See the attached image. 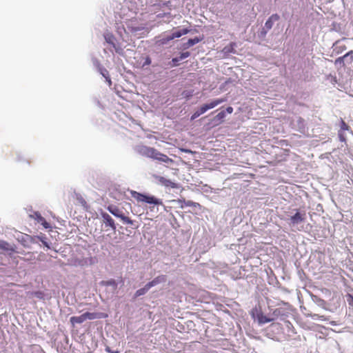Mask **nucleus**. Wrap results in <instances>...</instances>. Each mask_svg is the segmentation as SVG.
Here are the masks:
<instances>
[{"label": "nucleus", "instance_id": "29", "mask_svg": "<svg viewBox=\"0 0 353 353\" xmlns=\"http://www.w3.org/2000/svg\"><path fill=\"white\" fill-rule=\"evenodd\" d=\"M198 110L201 114H204L207 110H208L205 104L202 105Z\"/></svg>", "mask_w": 353, "mask_h": 353}, {"label": "nucleus", "instance_id": "20", "mask_svg": "<svg viewBox=\"0 0 353 353\" xmlns=\"http://www.w3.org/2000/svg\"><path fill=\"white\" fill-rule=\"evenodd\" d=\"M84 318H85V321L89 319V320H93V319H97L99 318V315L97 313H95V312H85L83 314Z\"/></svg>", "mask_w": 353, "mask_h": 353}, {"label": "nucleus", "instance_id": "40", "mask_svg": "<svg viewBox=\"0 0 353 353\" xmlns=\"http://www.w3.org/2000/svg\"><path fill=\"white\" fill-rule=\"evenodd\" d=\"M106 352H108V353H111V352H113L114 351H112L109 347H106L105 349Z\"/></svg>", "mask_w": 353, "mask_h": 353}, {"label": "nucleus", "instance_id": "9", "mask_svg": "<svg viewBox=\"0 0 353 353\" xmlns=\"http://www.w3.org/2000/svg\"><path fill=\"white\" fill-rule=\"evenodd\" d=\"M166 281V276L165 275H160L154 278L152 281L147 283L148 288H151L161 283H164Z\"/></svg>", "mask_w": 353, "mask_h": 353}, {"label": "nucleus", "instance_id": "35", "mask_svg": "<svg viewBox=\"0 0 353 353\" xmlns=\"http://www.w3.org/2000/svg\"><path fill=\"white\" fill-rule=\"evenodd\" d=\"M339 139L341 141H345V138L344 137V134H343V132L341 131V130H339Z\"/></svg>", "mask_w": 353, "mask_h": 353}, {"label": "nucleus", "instance_id": "23", "mask_svg": "<svg viewBox=\"0 0 353 353\" xmlns=\"http://www.w3.org/2000/svg\"><path fill=\"white\" fill-rule=\"evenodd\" d=\"M310 316L313 319L321 320V321H326L329 320V319L327 316H325L324 315H319L318 314H310Z\"/></svg>", "mask_w": 353, "mask_h": 353}, {"label": "nucleus", "instance_id": "15", "mask_svg": "<svg viewBox=\"0 0 353 353\" xmlns=\"http://www.w3.org/2000/svg\"><path fill=\"white\" fill-rule=\"evenodd\" d=\"M201 41V39L198 37H195L194 39H189L186 43H183V48L188 49L190 47L198 43Z\"/></svg>", "mask_w": 353, "mask_h": 353}, {"label": "nucleus", "instance_id": "8", "mask_svg": "<svg viewBox=\"0 0 353 353\" xmlns=\"http://www.w3.org/2000/svg\"><path fill=\"white\" fill-rule=\"evenodd\" d=\"M305 219V213H301L297 211L294 215L292 216L290 219V222L292 225H296L301 222H303Z\"/></svg>", "mask_w": 353, "mask_h": 353}, {"label": "nucleus", "instance_id": "42", "mask_svg": "<svg viewBox=\"0 0 353 353\" xmlns=\"http://www.w3.org/2000/svg\"><path fill=\"white\" fill-rule=\"evenodd\" d=\"M331 324L333 325H336L335 322H334V321L331 322Z\"/></svg>", "mask_w": 353, "mask_h": 353}, {"label": "nucleus", "instance_id": "38", "mask_svg": "<svg viewBox=\"0 0 353 353\" xmlns=\"http://www.w3.org/2000/svg\"><path fill=\"white\" fill-rule=\"evenodd\" d=\"M226 112H227L228 113H229V114L232 113V112H233V108H232V107H231V106L228 107V108H226Z\"/></svg>", "mask_w": 353, "mask_h": 353}, {"label": "nucleus", "instance_id": "6", "mask_svg": "<svg viewBox=\"0 0 353 353\" xmlns=\"http://www.w3.org/2000/svg\"><path fill=\"white\" fill-rule=\"evenodd\" d=\"M101 216L103 219V223L105 225V228H110L115 231L117 226L111 216L106 212H101Z\"/></svg>", "mask_w": 353, "mask_h": 353}, {"label": "nucleus", "instance_id": "39", "mask_svg": "<svg viewBox=\"0 0 353 353\" xmlns=\"http://www.w3.org/2000/svg\"><path fill=\"white\" fill-rule=\"evenodd\" d=\"M41 294L42 293L41 292H35V295L39 297V298H41Z\"/></svg>", "mask_w": 353, "mask_h": 353}, {"label": "nucleus", "instance_id": "34", "mask_svg": "<svg viewBox=\"0 0 353 353\" xmlns=\"http://www.w3.org/2000/svg\"><path fill=\"white\" fill-rule=\"evenodd\" d=\"M345 58V55L340 57L335 60V64L343 63V60Z\"/></svg>", "mask_w": 353, "mask_h": 353}, {"label": "nucleus", "instance_id": "30", "mask_svg": "<svg viewBox=\"0 0 353 353\" xmlns=\"http://www.w3.org/2000/svg\"><path fill=\"white\" fill-rule=\"evenodd\" d=\"M190 53L189 52H185L180 54L179 58L181 60L190 57Z\"/></svg>", "mask_w": 353, "mask_h": 353}, {"label": "nucleus", "instance_id": "31", "mask_svg": "<svg viewBox=\"0 0 353 353\" xmlns=\"http://www.w3.org/2000/svg\"><path fill=\"white\" fill-rule=\"evenodd\" d=\"M201 115L199 111V110H196L194 114L191 116V120H194L197 117Z\"/></svg>", "mask_w": 353, "mask_h": 353}, {"label": "nucleus", "instance_id": "2", "mask_svg": "<svg viewBox=\"0 0 353 353\" xmlns=\"http://www.w3.org/2000/svg\"><path fill=\"white\" fill-rule=\"evenodd\" d=\"M107 210L114 216L121 219L124 223L133 225L134 221L130 217L125 216L118 206L115 205H110L107 207Z\"/></svg>", "mask_w": 353, "mask_h": 353}, {"label": "nucleus", "instance_id": "28", "mask_svg": "<svg viewBox=\"0 0 353 353\" xmlns=\"http://www.w3.org/2000/svg\"><path fill=\"white\" fill-rule=\"evenodd\" d=\"M143 27H132V26H128V29L132 32H136L137 31H140V30H143Z\"/></svg>", "mask_w": 353, "mask_h": 353}, {"label": "nucleus", "instance_id": "16", "mask_svg": "<svg viewBox=\"0 0 353 353\" xmlns=\"http://www.w3.org/2000/svg\"><path fill=\"white\" fill-rule=\"evenodd\" d=\"M70 321L72 327H74L75 324H80L84 322L85 318L83 314L79 316H72L70 319Z\"/></svg>", "mask_w": 353, "mask_h": 353}, {"label": "nucleus", "instance_id": "19", "mask_svg": "<svg viewBox=\"0 0 353 353\" xmlns=\"http://www.w3.org/2000/svg\"><path fill=\"white\" fill-rule=\"evenodd\" d=\"M225 117V112L221 111L214 117L213 121H218V124H219L223 121V119Z\"/></svg>", "mask_w": 353, "mask_h": 353}, {"label": "nucleus", "instance_id": "43", "mask_svg": "<svg viewBox=\"0 0 353 353\" xmlns=\"http://www.w3.org/2000/svg\"><path fill=\"white\" fill-rule=\"evenodd\" d=\"M111 353H120L119 351H114L113 352H111Z\"/></svg>", "mask_w": 353, "mask_h": 353}, {"label": "nucleus", "instance_id": "24", "mask_svg": "<svg viewBox=\"0 0 353 353\" xmlns=\"http://www.w3.org/2000/svg\"><path fill=\"white\" fill-rule=\"evenodd\" d=\"M179 203H183L185 204V205L186 206H189V207H195L197 203L192 201H184V200H181V199H178L176 201Z\"/></svg>", "mask_w": 353, "mask_h": 353}, {"label": "nucleus", "instance_id": "10", "mask_svg": "<svg viewBox=\"0 0 353 353\" xmlns=\"http://www.w3.org/2000/svg\"><path fill=\"white\" fill-rule=\"evenodd\" d=\"M279 19V16L277 14L271 15L265 23V28L267 30H270L273 26L274 22L278 21Z\"/></svg>", "mask_w": 353, "mask_h": 353}, {"label": "nucleus", "instance_id": "18", "mask_svg": "<svg viewBox=\"0 0 353 353\" xmlns=\"http://www.w3.org/2000/svg\"><path fill=\"white\" fill-rule=\"evenodd\" d=\"M284 316L283 310L282 308H276L272 312L270 318H274V320L279 316Z\"/></svg>", "mask_w": 353, "mask_h": 353}, {"label": "nucleus", "instance_id": "41", "mask_svg": "<svg viewBox=\"0 0 353 353\" xmlns=\"http://www.w3.org/2000/svg\"><path fill=\"white\" fill-rule=\"evenodd\" d=\"M106 352H108V353H111V352H113L114 351H112L109 347H106L105 349Z\"/></svg>", "mask_w": 353, "mask_h": 353}, {"label": "nucleus", "instance_id": "3", "mask_svg": "<svg viewBox=\"0 0 353 353\" xmlns=\"http://www.w3.org/2000/svg\"><path fill=\"white\" fill-rule=\"evenodd\" d=\"M251 316L254 319H256L259 324H265L274 321V318H270L263 314L260 305L256 306L252 310Z\"/></svg>", "mask_w": 353, "mask_h": 353}, {"label": "nucleus", "instance_id": "32", "mask_svg": "<svg viewBox=\"0 0 353 353\" xmlns=\"http://www.w3.org/2000/svg\"><path fill=\"white\" fill-rule=\"evenodd\" d=\"M113 39H114V37L112 35H110V36H106L105 37V40L108 43H112V44H114V42H113Z\"/></svg>", "mask_w": 353, "mask_h": 353}, {"label": "nucleus", "instance_id": "17", "mask_svg": "<svg viewBox=\"0 0 353 353\" xmlns=\"http://www.w3.org/2000/svg\"><path fill=\"white\" fill-rule=\"evenodd\" d=\"M189 32H190V30L188 29V28H184V29H183L181 30L174 32L173 33H172L170 34L171 35V39H174L175 38H179L182 35L188 34Z\"/></svg>", "mask_w": 353, "mask_h": 353}, {"label": "nucleus", "instance_id": "26", "mask_svg": "<svg viewBox=\"0 0 353 353\" xmlns=\"http://www.w3.org/2000/svg\"><path fill=\"white\" fill-rule=\"evenodd\" d=\"M340 130L341 131H345V130H348L350 127L349 125L343 120L341 119V125H340Z\"/></svg>", "mask_w": 353, "mask_h": 353}, {"label": "nucleus", "instance_id": "36", "mask_svg": "<svg viewBox=\"0 0 353 353\" xmlns=\"http://www.w3.org/2000/svg\"><path fill=\"white\" fill-rule=\"evenodd\" d=\"M347 301L350 305L353 304V296L351 294L347 295Z\"/></svg>", "mask_w": 353, "mask_h": 353}, {"label": "nucleus", "instance_id": "13", "mask_svg": "<svg viewBox=\"0 0 353 353\" xmlns=\"http://www.w3.org/2000/svg\"><path fill=\"white\" fill-rule=\"evenodd\" d=\"M225 101H226L225 98H221V99H216L212 100L210 103H205V104L207 105L208 109L210 110V109H212V108H215L218 105H219Z\"/></svg>", "mask_w": 353, "mask_h": 353}, {"label": "nucleus", "instance_id": "37", "mask_svg": "<svg viewBox=\"0 0 353 353\" xmlns=\"http://www.w3.org/2000/svg\"><path fill=\"white\" fill-rule=\"evenodd\" d=\"M345 58L350 57L353 59V50H350L345 54Z\"/></svg>", "mask_w": 353, "mask_h": 353}, {"label": "nucleus", "instance_id": "5", "mask_svg": "<svg viewBox=\"0 0 353 353\" xmlns=\"http://www.w3.org/2000/svg\"><path fill=\"white\" fill-rule=\"evenodd\" d=\"M24 248H30L31 245L37 243L36 237L28 234H23L18 239Z\"/></svg>", "mask_w": 353, "mask_h": 353}, {"label": "nucleus", "instance_id": "14", "mask_svg": "<svg viewBox=\"0 0 353 353\" xmlns=\"http://www.w3.org/2000/svg\"><path fill=\"white\" fill-rule=\"evenodd\" d=\"M155 156L156 157L154 158V159H157L160 161L165 162V163L172 162V159L169 158L167 155L159 152V151H157V154H155Z\"/></svg>", "mask_w": 353, "mask_h": 353}, {"label": "nucleus", "instance_id": "1", "mask_svg": "<svg viewBox=\"0 0 353 353\" xmlns=\"http://www.w3.org/2000/svg\"><path fill=\"white\" fill-rule=\"evenodd\" d=\"M130 194L138 203H145L153 205H163L162 200L154 196L145 194L134 190L130 191Z\"/></svg>", "mask_w": 353, "mask_h": 353}, {"label": "nucleus", "instance_id": "7", "mask_svg": "<svg viewBox=\"0 0 353 353\" xmlns=\"http://www.w3.org/2000/svg\"><path fill=\"white\" fill-rule=\"evenodd\" d=\"M156 179L162 185L166 188H171L172 189H177L179 188L178 183H174L170 179H165L163 176H158L156 177Z\"/></svg>", "mask_w": 353, "mask_h": 353}, {"label": "nucleus", "instance_id": "33", "mask_svg": "<svg viewBox=\"0 0 353 353\" xmlns=\"http://www.w3.org/2000/svg\"><path fill=\"white\" fill-rule=\"evenodd\" d=\"M180 58L179 57H175V58H173L172 60V62L173 63V65L174 66H177L179 65V61H180Z\"/></svg>", "mask_w": 353, "mask_h": 353}, {"label": "nucleus", "instance_id": "21", "mask_svg": "<svg viewBox=\"0 0 353 353\" xmlns=\"http://www.w3.org/2000/svg\"><path fill=\"white\" fill-rule=\"evenodd\" d=\"M101 284L104 286H112L114 289L117 288V283L114 279L101 281Z\"/></svg>", "mask_w": 353, "mask_h": 353}, {"label": "nucleus", "instance_id": "12", "mask_svg": "<svg viewBox=\"0 0 353 353\" xmlns=\"http://www.w3.org/2000/svg\"><path fill=\"white\" fill-rule=\"evenodd\" d=\"M35 219L37 221V222L40 224H41L44 228L48 229L50 228V225L49 223L46 221L45 218H43L39 212L34 213Z\"/></svg>", "mask_w": 353, "mask_h": 353}, {"label": "nucleus", "instance_id": "22", "mask_svg": "<svg viewBox=\"0 0 353 353\" xmlns=\"http://www.w3.org/2000/svg\"><path fill=\"white\" fill-rule=\"evenodd\" d=\"M150 288H148V285L146 284L143 288L139 289L135 292V296L138 297L141 295L145 294Z\"/></svg>", "mask_w": 353, "mask_h": 353}, {"label": "nucleus", "instance_id": "27", "mask_svg": "<svg viewBox=\"0 0 353 353\" xmlns=\"http://www.w3.org/2000/svg\"><path fill=\"white\" fill-rule=\"evenodd\" d=\"M36 237V239H39V241H41L43 244L48 248H50V246L48 245V243L45 241V237L43 236H35Z\"/></svg>", "mask_w": 353, "mask_h": 353}, {"label": "nucleus", "instance_id": "4", "mask_svg": "<svg viewBox=\"0 0 353 353\" xmlns=\"http://www.w3.org/2000/svg\"><path fill=\"white\" fill-rule=\"evenodd\" d=\"M157 150L153 148L144 145L140 146L138 148V152L140 154L152 159H154L156 157L155 154H157Z\"/></svg>", "mask_w": 353, "mask_h": 353}, {"label": "nucleus", "instance_id": "25", "mask_svg": "<svg viewBox=\"0 0 353 353\" xmlns=\"http://www.w3.org/2000/svg\"><path fill=\"white\" fill-rule=\"evenodd\" d=\"M171 40H172V39H171V35H168L166 37H164L160 39L157 42L159 44L164 45V44H166L168 42H169Z\"/></svg>", "mask_w": 353, "mask_h": 353}, {"label": "nucleus", "instance_id": "11", "mask_svg": "<svg viewBox=\"0 0 353 353\" xmlns=\"http://www.w3.org/2000/svg\"><path fill=\"white\" fill-rule=\"evenodd\" d=\"M0 250L8 252H9V254H11L12 252H15V249L8 242L4 241H0Z\"/></svg>", "mask_w": 353, "mask_h": 353}]
</instances>
